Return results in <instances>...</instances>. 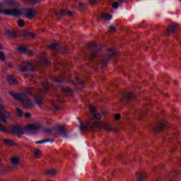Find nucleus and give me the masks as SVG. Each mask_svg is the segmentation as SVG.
Instances as JSON below:
<instances>
[{
	"label": "nucleus",
	"instance_id": "nucleus-37",
	"mask_svg": "<svg viewBox=\"0 0 181 181\" xmlns=\"http://www.w3.org/2000/svg\"><path fill=\"white\" fill-rule=\"evenodd\" d=\"M89 4L91 5H95V4H97V0H89Z\"/></svg>",
	"mask_w": 181,
	"mask_h": 181
},
{
	"label": "nucleus",
	"instance_id": "nucleus-4",
	"mask_svg": "<svg viewBox=\"0 0 181 181\" xmlns=\"http://www.w3.org/2000/svg\"><path fill=\"white\" fill-rule=\"evenodd\" d=\"M0 13L8 16H14V18H19V16H22V11L18 9H0Z\"/></svg>",
	"mask_w": 181,
	"mask_h": 181
},
{
	"label": "nucleus",
	"instance_id": "nucleus-8",
	"mask_svg": "<svg viewBox=\"0 0 181 181\" xmlns=\"http://www.w3.org/2000/svg\"><path fill=\"white\" fill-rule=\"evenodd\" d=\"M64 51H62V45H60L59 44H52L47 46V49H49V50H54L55 52H62V53H64V52L67 50L66 46H64Z\"/></svg>",
	"mask_w": 181,
	"mask_h": 181
},
{
	"label": "nucleus",
	"instance_id": "nucleus-47",
	"mask_svg": "<svg viewBox=\"0 0 181 181\" xmlns=\"http://www.w3.org/2000/svg\"><path fill=\"white\" fill-rule=\"evenodd\" d=\"M78 84H83V82H78Z\"/></svg>",
	"mask_w": 181,
	"mask_h": 181
},
{
	"label": "nucleus",
	"instance_id": "nucleus-51",
	"mask_svg": "<svg viewBox=\"0 0 181 181\" xmlns=\"http://www.w3.org/2000/svg\"><path fill=\"white\" fill-rule=\"evenodd\" d=\"M78 119H80V117H78Z\"/></svg>",
	"mask_w": 181,
	"mask_h": 181
},
{
	"label": "nucleus",
	"instance_id": "nucleus-15",
	"mask_svg": "<svg viewBox=\"0 0 181 181\" xmlns=\"http://www.w3.org/2000/svg\"><path fill=\"white\" fill-rule=\"evenodd\" d=\"M42 87L41 89L42 93H46V91H49V90L52 87V84L42 83Z\"/></svg>",
	"mask_w": 181,
	"mask_h": 181
},
{
	"label": "nucleus",
	"instance_id": "nucleus-16",
	"mask_svg": "<svg viewBox=\"0 0 181 181\" xmlns=\"http://www.w3.org/2000/svg\"><path fill=\"white\" fill-rule=\"evenodd\" d=\"M122 98H124V100H134L135 98V95L132 93H123Z\"/></svg>",
	"mask_w": 181,
	"mask_h": 181
},
{
	"label": "nucleus",
	"instance_id": "nucleus-21",
	"mask_svg": "<svg viewBox=\"0 0 181 181\" xmlns=\"http://www.w3.org/2000/svg\"><path fill=\"white\" fill-rule=\"evenodd\" d=\"M56 129L57 131L60 132V134H62V135H64V136H67V131L65 129H63L61 127H57Z\"/></svg>",
	"mask_w": 181,
	"mask_h": 181
},
{
	"label": "nucleus",
	"instance_id": "nucleus-48",
	"mask_svg": "<svg viewBox=\"0 0 181 181\" xmlns=\"http://www.w3.org/2000/svg\"><path fill=\"white\" fill-rule=\"evenodd\" d=\"M107 131H111V129H107Z\"/></svg>",
	"mask_w": 181,
	"mask_h": 181
},
{
	"label": "nucleus",
	"instance_id": "nucleus-12",
	"mask_svg": "<svg viewBox=\"0 0 181 181\" xmlns=\"http://www.w3.org/2000/svg\"><path fill=\"white\" fill-rule=\"evenodd\" d=\"M35 12H36L35 8H28L26 10L25 17L28 19H33V16H35Z\"/></svg>",
	"mask_w": 181,
	"mask_h": 181
},
{
	"label": "nucleus",
	"instance_id": "nucleus-33",
	"mask_svg": "<svg viewBox=\"0 0 181 181\" xmlns=\"http://www.w3.org/2000/svg\"><path fill=\"white\" fill-rule=\"evenodd\" d=\"M63 91H64V94H70V93H73V90H71L70 88L64 89Z\"/></svg>",
	"mask_w": 181,
	"mask_h": 181
},
{
	"label": "nucleus",
	"instance_id": "nucleus-31",
	"mask_svg": "<svg viewBox=\"0 0 181 181\" xmlns=\"http://www.w3.org/2000/svg\"><path fill=\"white\" fill-rule=\"evenodd\" d=\"M11 37H16V31H8L7 32Z\"/></svg>",
	"mask_w": 181,
	"mask_h": 181
},
{
	"label": "nucleus",
	"instance_id": "nucleus-39",
	"mask_svg": "<svg viewBox=\"0 0 181 181\" xmlns=\"http://www.w3.org/2000/svg\"><path fill=\"white\" fill-rule=\"evenodd\" d=\"M110 30L111 32H115V27H114V25H110Z\"/></svg>",
	"mask_w": 181,
	"mask_h": 181
},
{
	"label": "nucleus",
	"instance_id": "nucleus-13",
	"mask_svg": "<svg viewBox=\"0 0 181 181\" xmlns=\"http://www.w3.org/2000/svg\"><path fill=\"white\" fill-rule=\"evenodd\" d=\"M11 162L12 168H18L19 165V157H12Z\"/></svg>",
	"mask_w": 181,
	"mask_h": 181
},
{
	"label": "nucleus",
	"instance_id": "nucleus-7",
	"mask_svg": "<svg viewBox=\"0 0 181 181\" xmlns=\"http://www.w3.org/2000/svg\"><path fill=\"white\" fill-rule=\"evenodd\" d=\"M25 131L26 129L23 128L19 125H16L12 127L11 134H13V135H25L26 134Z\"/></svg>",
	"mask_w": 181,
	"mask_h": 181
},
{
	"label": "nucleus",
	"instance_id": "nucleus-10",
	"mask_svg": "<svg viewBox=\"0 0 181 181\" xmlns=\"http://www.w3.org/2000/svg\"><path fill=\"white\" fill-rule=\"evenodd\" d=\"M17 50L18 52H21V53H23V54H28V56H33V51L31 49H28L26 47L23 46H21L17 48Z\"/></svg>",
	"mask_w": 181,
	"mask_h": 181
},
{
	"label": "nucleus",
	"instance_id": "nucleus-50",
	"mask_svg": "<svg viewBox=\"0 0 181 181\" xmlns=\"http://www.w3.org/2000/svg\"><path fill=\"white\" fill-rule=\"evenodd\" d=\"M77 81H79V79H78V78H77Z\"/></svg>",
	"mask_w": 181,
	"mask_h": 181
},
{
	"label": "nucleus",
	"instance_id": "nucleus-18",
	"mask_svg": "<svg viewBox=\"0 0 181 181\" xmlns=\"http://www.w3.org/2000/svg\"><path fill=\"white\" fill-rule=\"evenodd\" d=\"M100 18L103 21H111L112 19V16L108 13H103L101 15Z\"/></svg>",
	"mask_w": 181,
	"mask_h": 181
},
{
	"label": "nucleus",
	"instance_id": "nucleus-32",
	"mask_svg": "<svg viewBox=\"0 0 181 181\" xmlns=\"http://www.w3.org/2000/svg\"><path fill=\"white\" fill-rule=\"evenodd\" d=\"M25 78H29V80H33V78H36V76L30 74L28 76H25Z\"/></svg>",
	"mask_w": 181,
	"mask_h": 181
},
{
	"label": "nucleus",
	"instance_id": "nucleus-27",
	"mask_svg": "<svg viewBox=\"0 0 181 181\" xmlns=\"http://www.w3.org/2000/svg\"><path fill=\"white\" fill-rule=\"evenodd\" d=\"M40 150L39 148H36L34 150V155L35 158H39L40 156Z\"/></svg>",
	"mask_w": 181,
	"mask_h": 181
},
{
	"label": "nucleus",
	"instance_id": "nucleus-24",
	"mask_svg": "<svg viewBox=\"0 0 181 181\" xmlns=\"http://www.w3.org/2000/svg\"><path fill=\"white\" fill-rule=\"evenodd\" d=\"M109 54L110 56H118V52L115 49H109Z\"/></svg>",
	"mask_w": 181,
	"mask_h": 181
},
{
	"label": "nucleus",
	"instance_id": "nucleus-2",
	"mask_svg": "<svg viewBox=\"0 0 181 181\" xmlns=\"http://www.w3.org/2000/svg\"><path fill=\"white\" fill-rule=\"evenodd\" d=\"M10 95H12L15 100L17 101H20L21 104H23L25 108H32L35 105L32 100L29 99L30 95H33L32 89L31 88H28L26 92H23L21 93H13V91L9 92Z\"/></svg>",
	"mask_w": 181,
	"mask_h": 181
},
{
	"label": "nucleus",
	"instance_id": "nucleus-22",
	"mask_svg": "<svg viewBox=\"0 0 181 181\" xmlns=\"http://www.w3.org/2000/svg\"><path fill=\"white\" fill-rule=\"evenodd\" d=\"M4 142L6 143V145H10V146H13V145H15V141H13V140L5 139Z\"/></svg>",
	"mask_w": 181,
	"mask_h": 181
},
{
	"label": "nucleus",
	"instance_id": "nucleus-44",
	"mask_svg": "<svg viewBox=\"0 0 181 181\" xmlns=\"http://www.w3.org/2000/svg\"><path fill=\"white\" fill-rule=\"evenodd\" d=\"M4 6V3L0 2V8H2Z\"/></svg>",
	"mask_w": 181,
	"mask_h": 181
},
{
	"label": "nucleus",
	"instance_id": "nucleus-35",
	"mask_svg": "<svg viewBox=\"0 0 181 181\" xmlns=\"http://www.w3.org/2000/svg\"><path fill=\"white\" fill-rule=\"evenodd\" d=\"M16 111L18 117H22V115H23L22 110L17 107Z\"/></svg>",
	"mask_w": 181,
	"mask_h": 181
},
{
	"label": "nucleus",
	"instance_id": "nucleus-26",
	"mask_svg": "<svg viewBox=\"0 0 181 181\" xmlns=\"http://www.w3.org/2000/svg\"><path fill=\"white\" fill-rule=\"evenodd\" d=\"M4 5H9L10 6H13L15 5V2L12 0H6L4 2Z\"/></svg>",
	"mask_w": 181,
	"mask_h": 181
},
{
	"label": "nucleus",
	"instance_id": "nucleus-11",
	"mask_svg": "<svg viewBox=\"0 0 181 181\" xmlns=\"http://www.w3.org/2000/svg\"><path fill=\"white\" fill-rule=\"evenodd\" d=\"M7 81L10 86H16V84H18V80H16V78H15L13 75L8 76Z\"/></svg>",
	"mask_w": 181,
	"mask_h": 181
},
{
	"label": "nucleus",
	"instance_id": "nucleus-42",
	"mask_svg": "<svg viewBox=\"0 0 181 181\" xmlns=\"http://www.w3.org/2000/svg\"><path fill=\"white\" fill-rule=\"evenodd\" d=\"M67 15H69V16L73 15V12L71 11H67Z\"/></svg>",
	"mask_w": 181,
	"mask_h": 181
},
{
	"label": "nucleus",
	"instance_id": "nucleus-38",
	"mask_svg": "<svg viewBox=\"0 0 181 181\" xmlns=\"http://www.w3.org/2000/svg\"><path fill=\"white\" fill-rule=\"evenodd\" d=\"M115 119H117V120L121 119V115H119V114H116V115H115Z\"/></svg>",
	"mask_w": 181,
	"mask_h": 181
},
{
	"label": "nucleus",
	"instance_id": "nucleus-40",
	"mask_svg": "<svg viewBox=\"0 0 181 181\" xmlns=\"http://www.w3.org/2000/svg\"><path fill=\"white\" fill-rule=\"evenodd\" d=\"M25 118H30V117H32V115H30V113H25Z\"/></svg>",
	"mask_w": 181,
	"mask_h": 181
},
{
	"label": "nucleus",
	"instance_id": "nucleus-17",
	"mask_svg": "<svg viewBox=\"0 0 181 181\" xmlns=\"http://www.w3.org/2000/svg\"><path fill=\"white\" fill-rule=\"evenodd\" d=\"M177 29H179L177 25L173 24L168 27V32H169L170 33H174V32H176V30H177Z\"/></svg>",
	"mask_w": 181,
	"mask_h": 181
},
{
	"label": "nucleus",
	"instance_id": "nucleus-14",
	"mask_svg": "<svg viewBox=\"0 0 181 181\" xmlns=\"http://www.w3.org/2000/svg\"><path fill=\"white\" fill-rule=\"evenodd\" d=\"M166 127V124L165 123H159L155 128L154 131L155 132H162L163 131V129Z\"/></svg>",
	"mask_w": 181,
	"mask_h": 181
},
{
	"label": "nucleus",
	"instance_id": "nucleus-1",
	"mask_svg": "<svg viewBox=\"0 0 181 181\" xmlns=\"http://www.w3.org/2000/svg\"><path fill=\"white\" fill-rule=\"evenodd\" d=\"M89 110L92 115H93L94 119L98 120L95 122L90 120L87 124H81L80 129L83 131H93L95 128H101V122H100V119H101V113L98 112L95 107L91 105L89 106Z\"/></svg>",
	"mask_w": 181,
	"mask_h": 181
},
{
	"label": "nucleus",
	"instance_id": "nucleus-5",
	"mask_svg": "<svg viewBox=\"0 0 181 181\" xmlns=\"http://www.w3.org/2000/svg\"><path fill=\"white\" fill-rule=\"evenodd\" d=\"M11 112L6 111L5 106L2 104H0V121L6 124L8 118H10Z\"/></svg>",
	"mask_w": 181,
	"mask_h": 181
},
{
	"label": "nucleus",
	"instance_id": "nucleus-9",
	"mask_svg": "<svg viewBox=\"0 0 181 181\" xmlns=\"http://www.w3.org/2000/svg\"><path fill=\"white\" fill-rule=\"evenodd\" d=\"M42 128V124H28L26 127L28 131L30 132H36V131H39Z\"/></svg>",
	"mask_w": 181,
	"mask_h": 181
},
{
	"label": "nucleus",
	"instance_id": "nucleus-20",
	"mask_svg": "<svg viewBox=\"0 0 181 181\" xmlns=\"http://www.w3.org/2000/svg\"><path fill=\"white\" fill-rule=\"evenodd\" d=\"M35 104H37V105H42V104H43V98L37 95L35 98Z\"/></svg>",
	"mask_w": 181,
	"mask_h": 181
},
{
	"label": "nucleus",
	"instance_id": "nucleus-49",
	"mask_svg": "<svg viewBox=\"0 0 181 181\" xmlns=\"http://www.w3.org/2000/svg\"><path fill=\"white\" fill-rule=\"evenodd\" d=\"M52 142H54V140H52Z\"/></svg>",
	"mask_w": 181,
	"mask_h": 181
},
{
	"label": "nucleus",
	"instance_id": "nucleus-45",
	"mask_svg": "<svg viewBox=\"0 0 181 181\" xmlns=\"http://www.w3.org/2000/svg\"><path fill=\"white\" fill-rule=\"evenodd\" d=\"M102 114H107V112L103 111V112H102Z\"/></svg>",
	"mask_w": 181,
	"mask_h": 181
},
{
	"label": "nucleus",
	"instance_id": "nucleus-19",
	"mask_svg": "<svg viewBox=\"0 0 181 181\" xmlns=\"http://www.w3.org/2000/svg\"><path fill=\"white\" fill-rule=\"evenodd\" d=\"M138 181H143L146 177L145 172L142 171L137 173Z\"/></svg>",
	"mask_w": 181,
	"mask_h": 181
},
{
	"label": "nucleus",
	"instance_id": "nucleus-25",
	"mask_svg": "<svg viewBox=\"0 0 181 181\" xmlns=\"http://www.w3.org/2000/svg\"><path fill=\"white\" fill-rule=\"evenodd\" d=\"M0 132L6 133L8 132V129L4 126V124L0 123Z\"/></svg>",
	"mask_w": 181,
	"mask_h": 181
},
{
	"label": "nucleus",
	"instance_id": "nucleus-36",
	"mask_svg": "<svg viewBox=\"0 0 181 181\" xmlns=\"http://www.w3.org/2000/svg\"><path fill=\"white\" fill-rule=\"evenodd\" d=\"M112 8H114V9H117L118 6H119V4H118L117 2H114L112 4Z\"/></svg>",
	"mask_w": 181,
	"mask_h": 181
},
{
	"label": "nucleus",
	"instance_id": "nucleus-23",
	"mask_svg": "<svg viewBox=\"0 0 181 181\" xmlns=\"http://www.w3.org/2000/svg\"><path fill=\"white\" fill-rule=\"evenodd\" d=\"M4 47H2V45L0 44V50H2ZM0 60L1 62H5V54L2 52H0Z\"/></svg>",
	"mask_w": 181,
	"mask_h": 181
},
{
	"label": "nucleus",
	"instance_id": "nucleus-30",
	"mask_svg": "<svg viewBox=\"0 0 181 181\" xmlns=\"http://www.w3.org/2000/svg\"><path fill=\"white\" fill-rule=\"evenodd\" d=\"M18 25L19 28H23V26H25V21H23L22 19H19L18 21Z\"/></svg>",
	"mask_w": 181,
	"mask_h": 181
},
{
	"label": "nucleus",
	"instance_id": "nucleus-3",
	"mask_svg": "<svg viewBox=\"0 0 181 181\" xmlns=\"http://www.w3.org/2000/svg\"><path fill=\"white\" fill-rule=\"evenodd\" d=\"M41 62L37 63L35 66L33 62L25 61L23 66L20 68V71H37L40 66H50V62L47 60L46 55L39 57Z\"/></svg>",
	"mask_w": 181,
	"mask_h": 181
},
{
	"label": "nucleus",
	"instance_id": "nucleus-6",
	"mask_svg": "<svg viewBox=\"0 0 181 181\" xmlns=\"http://www.w3.org/2000/svg\"><path fill=\"white\" fill-rule=\"evenodd\" d=\"M88 46L92 49L89 55V59L90 60H94V59L97 57V50H98V46L97 44H94L93 42H90Z\"/></svg>",
	"mask_w": 181,
	"mask_h": 181
},
{
	"label": "nucleus",
	"instance_id": "nucleus-43",
	"mask_svg": "<svg viewBox=\"0 0 181 181\" xmlns=\"http://www.w3.org/2000/svg\"><path fill=\"white\" fill-rule=\"evenodd\" d=\"M103 63H108V59H103Z\"/></svg>",
	"mask_w": 181,
	"mask_h": 181
},
{
	"label": "nucleus",
	"instance_id": "nucleus-41",
	"mask_svg": "<svg viewBox=\"0 0 181 181\" xmlns=\"http://www.w3.org/2000/svg\"><path fill=\"white\" fill-rule=\"evenodd\" d=\"M60 12H61L60 13L61 16H64V10L62 9L60 10Z\"/></svg>",
	"mask_w": 181,
	"mask_h": 181
},
{
	"label": "nucleus",
	"instance_id": "nucleus-34",
	"mask_svg": "<svg viewBox=\"0 0 181 181\" xmlns=\"http://www.w3.org/2000/svg\"><path fill=\"white\" fill-rule=\"evenodd\" d=\"M54 129H50V128H47L45 129V132L46 134H52L53 133Z\"/></svg>",
	"mask_w": 181,
	"mask_h": 181
},
{
	"label": "nucleus",
	"instance_id": "nucleus-46",
	"mask_svg": "<svg viewBox=\"0 0 181 181\" xmlns=\"http://www.w3.org/2000/svg\"><path fill=\"white\" fill-rule=\"evenodd\" d=\"M119 2H124V0H117Z\"/></svg>",
	"mask_w": 181,
	"mask_h": 181
},
{
	"label": "nucleus",
	"instance_id": "nucleus-29",
	"mask_svg": "<svg viewBox=\"0 0 181 181\" xmlns=\"http://www.w3.org/2000/svg\"><path fill=\"white\" fill-rule=\"evenodd\" d=\"M45 173V175H56L57 171L56 170H47Z\"/></svg>",
	"mask_w": 181,
	"mask_h": 181
},
{
	"label": "nucleus",
	"instance_id": "nucleus-28",
	"mask_svg": "<svg viewBox=\"0 0 181 181\" xmlns=\"http://www.w3.org/2000/svg\"><path fill=\"white\" fill-rule=\"evenodd\" d=\"M46 142H50V139H44L42 141H37L35 142L37 145L42 144H46Z\"/></svg>",
	"mask_w": 181,
	"mask_h": 181
}]
</instances>
